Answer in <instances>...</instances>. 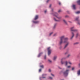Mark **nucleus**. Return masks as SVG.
<instances>
[{
    "label": "nucleus",
    "instance_id": "4be33fe9",
    "mask_svg": "<svg viewBox=\"0 0 80 80\" xmlns=\"http://www.w3.org/2000/svg\"><path fill=\"white\" fill-rule=\"evenodd\" d=\"M78 33H77L76 34V38H77V37H78Z\"/></svg>",
    "mask_w": 80,
    "mask_h": 80
},
{
    "label": "nucleus",
    "instance_id": "6ab92c4d",
    "mask_svg": "<svg viewBox=\"0 0 80 80\" xmlns=\"http://www.w3.org/2000/svg\"><path fill=\"white\" fill-rule=\"evenodd\" d=\"M42 53H43L42 52H41V53H39V55H38V57H40V55H42Z\"/></svg>",
    "mask_w": 80,
    "mask_h": 80
},
{
    "label": "nucleus",
    "instance_id": "4c0bfd02",
    "mask_svg": "<svg viewBox=\"0 0 80 80\" xmlns=\"http://www.w3.org/2000/svg\"><path fill=\"white\" fill-rule=\"evenodd\" d=\"M78 25H80V22H78Z\"/></svg>",
    "mask_w": 80,
    "mask_h": 80
},
{
    "label": "nucleus",
    "instance_id": "a18cd8bd",
    "mask_svg": "<svg viewBox=\"0 0 80 80\" xmlns=\"http://www.w3.org/2000/svg\"><path fill=\"white\" fill-rule=\"evenodd\" d=\"M52 11H53V9H52Z\"/></svg>",
    "mask_w": 80,
    "mask_h": 80
},
{
    "label": "nucleus",
    "instance_id": "a878e982",
    "mask_svg": "<svg viewBox=\"0 0 80 80\" xmlns=\"http://www.w3.org/2000/svg\"><path fill=\"white\" fill-rule=\"evenodd\" d=\"M50 0H47L46 2L47 3H48V2H50Z\"/></svg>",
    "mask_w": 80,
    "mask_h": 80
},
{
    "label": "nucleus",
    "instance_id": "ddd939ff",
    "mask_svg": "<svg viewBox=\"0 0 80 80\" xmlns=\"http://www.w3.org/2000/svg\"><path fill=\"white\" fill-rule=\"evenodd\" d=\"M77 3H78V5H80V0H78L77 1Z\"/></svg>",
    "mask_w": 80,
    "mask_h": 80
},
{
    "label": "nucleus",
    "instance_id": "4468645a",
    "mask_svg": "<svg viewBox=\"0 0 80 80\" xmlns=\"http://www.w3.org/2000/svg\"><path fill=\"white\" fill-rule=\"evenodd\" d=\"M78 75H80V70H78Z\"/></svg>",
    "mask_w": 80,
    "mask_h": 80
},
{
    "label": "nucleus",
    "instance_id": "f704fd0d",
    "mask_svg": "<svg viewBox=\"0 0 80 80\" xmlns=\"http://www.w3.org/2000/svg\"><path fill=\"white\" fill-rule=\"evenodd\" d=\"M49 72H51V69H49Z\"/></svg>",
    "mask_w": 80,
    "mask_h": 80
},
{
    "label": "nucleus",
    "instance_id": "c03bdc74",
    "mask_svg": "<svg viewBox=\"0 0 80 80\" xmlns=\"http://www.w3.org/2000/svg\"><path fill=\"white\" fill-rule=\"evenodd\" d=\"M78 65H79V67H80V63H79V64H78Z\"/></svg>",
    "mask_w": 80,
    "mask_h": 80
},
{
    "label": "nucleus",
    "instance_id": "f257e3e1",
    "mask_svg": "<svg viewBox=\"0 0 80 80\" xmlns=\"http://www.w3.org/2000/svg\"><path fill=\"white\" fill-rule=\"evenodd\" d=\"M65 37V36L64 35L61 37H60V41L59 42V45H62L63 43H65L63 49H65L66 47H67L70 44V42L68 41V38Z\"/></svg>",
    "mask_w": 80,
    "mask_h": 80
},
{
    "label": "nucleus",
    "instance_id": "72a5a7b5",
    "mask_svg": "<svg viewBox=\"0 0 80 80\" xmlns=\"http://www.w3.org/2000/svg\"><path fill=\"white\" fill-rule=\"evenodd\" d=\"M69 63L70 65H72V62H69Z\"/></svg>",
    "mask_w": 80,
    "mask_h": 80
},
{
    "label": "nucleus",
    "instance_id": "1a4fd4ad",
    "mask_svg": "<svg viewBox=\"0 0 80 80\" xmlns=\"http://www.w3.org/2000/svg\"><path fill=\"white\" fill-rule=\"evenodd\" d=\"M63 22L66 25H68L67 22V21L65 19L63 20Z\"/></svg>",
    "mask_w": 80,
    "mask_h": 80
},
{
    "label": "nucleus",
    "instance_id": "39448f33",
    "mask_svg": "<svg viewBox=\"0 0 80 80\" xmlns=\"http://www.w3.org/2000/svg\"><path fill=\"white\" fill-rule=\"evenodd\" d=\"M47 50L48 52V55H50V53H51V52H52V49L50 48V47H49L48 48Z\"/></svg>",
    "mask_w": 80,
    "mask_h": 80
},
{
    "label": "nucleus",
    "instance_id": "0eeeda50",
    "mask_svg": "<svg viewBox=\"0 0 80 80\" xmlns=\"http://www.w3.org/2000/svg\"><path fill=\"white\" fill-rule=\"evenodd\" d=\"M47 74H43L42 75V78H46V77H45V76H47Z\"/></svg>",
    "mask_w": 80,
    "mask_h": 80
},
{
    "label": "nucleus",
    "instance_id": "9d476101",
    "mask_svg": "<svg viewBox=\"0 0 80 80\" xmlns=\"http://www.w3.org/2000/svg\"><path fill=\"white\" fill-rule=\"evenodd\" d=\"M38 15H36L35 17V18H34V20H35L37 19H38Z\"/></svg>",
    "mask_w": 80,
    "mask_h": 80
},
{
    "label": "nucleus",
    "instance_id": "a19ab883",
    "mask_svg": "<svg viewBox=\"0 0 80 80\" xmlns=\"http://www.w3.org/2000/svg\"><path fill=\"white\" fill-rule=\"evenodd\" d=\"M68 22H69L70 23H71L72 22H71V21H68Z\"/></svg>",
    "mask_w": 80,
    "mask_h": 80
},
{
    "label": "nucleus",
    "instance_id": "79ce46f5",
    "mask_svg": "<svg viewBox=\"0 0 80 80\" xmlns=\"http://www.w3.org/2000/svg\"><path fill=\"white\" fill-rule=\"evenodd\" d=\"M49 78H50L51 79H52V78L50 77H49Z\"/></svg>",
    "mask_w": 80,
    "mask_h": 80
},
{
    "label": "nucleus",
    "instance_id": "5701e85b",
    "mask_svg": "<svg viewBox=\"0 0 80 80\" xmlns=\"http://www.w3.org/2000/svg\"><path fill=\"white\" fill-rule=\"evenodd\" d=\"M40 67L41 68H43V67H44L43 65H42L41 66H40Z\"/></svg>",
    "mask_w": 80,
    "mask_h": 80
},
{
    "label": "nucleus",
    "instance_id": "c756f323",
    "mask_svg": "<svg viewBox=\"0 0 80 80\" xmlns=\"http://www.w3.org/2000/svg\"><path fill=\"white\" fill-rule=\"evenodd\" d=\"M65 18H67L68 17V15H66L65 16Z\"/></svg>",
    "mask_w": 80,
    "mask_h": 80
},
{
    "label": "nucleus",
    "instance_id": "aec40b11",
    "mask_svg": "<svg viewBox=\"0 0 80 80\" xmlns=\"http://www.w3.org/2000/svg\"><path fill=\"white\" fill-rule=\"evenodd\" d=\"M78 18H79V17L75 19V20H77V21H78Z\"/></svg>",
    "mask_w": 80,
    "mask_h": 80
},
{
    "label": "nucleus",
    "instance_id": "6e6552de",
    "mask_svg": "<svg viewBox=\"0 0 80 80\" xmlns=\"http://www.w3.org/2000/svg\"><path fill=\"white\" fill-rule=\"evenodd\" d=\"M72 36L70 38L71 40H72L74 35V33L73 32H72Z\"/></svg>",
    "mask_w": 80,
    "mask_h": 80
},
{
    "label": "nucleus",
    "instance_id": "f8f14e48",
    "mask_svg": "<svg viewBox=\"0 0 80 80\" xmlns=\"http://www.w3.org/2000/svg\"><path fill=\"white\" fill-rule=\"evenodd\" d=\"M69 52V50H67V52L65 53V55H66V54H68V53Z\"/></svg>",
    "mask_w": 80,
    "mask_h": 80
},
{
    "label": "nucleus",
    "instance_id": "b1692460",
    "mask_svg": "<svg viewBox=\"0 0 80 80\" xmlns=\"http://www.w3.org/2000/svg\"><path fill=\"white\" fill-rule=\"evenodd\" d=\"M56 25H57V24H54V27H53V28H55V27H56Z\"/></svg>",
    "mask_w": 80,
    "mask_h": 80
},
{
    "label": "nucleus",
    "instance_id": "473e14b6",
    "mask_svg": "<svg viewBox=\"0 0 80 80\" xmlns=\"http://www.w3.org/2000/svg\"><path fill=\"white\" fill-rule=\"evenodd\" d=\"M46 58H47V57L46 56V55H45L44 56V59H46Z\"/></svg>",
    "mask_w": 80,
    "mask_h": 80
},
{
    "label": "nucleus",
    "instance_id": "cd10ccee",
    "mask_svg": "<svg viewBox=\"0 0 80 80\" xmlns=\"http://www.w3.org/2000/svg\"><path fill=\"white\" fill-rule=\"evenodd\" d=\"M74 69H75V67H72V70H74Z\"/></svg>",
    "mask_w": 80,
    "mask_h": 80
},
{
    "label": "nucleus",
    "instance_id": "a211bd4d",
    "mask_svg": "<svg viewBox=\"0 0 80 80\" xmlns=\"http://www.w3.org/2000/svg\"><path fill=\"white\" fill-rule=\"evenodd\" d=\"M54 20L55 21H56V22H58V21H60V20H56V19L55 18H54Z\"/></svg>",
    "mask_w": 80,
    "mask_h": 80
},
{
    "label": "nucleus",
    "instance_id": "ea45409f",
    "mask_svg": "<svg viewBox=\"0 0 80 80\" xmlns=\"http://www.w3.org/2000/svg\"><path fill=\"white\" fill-rule=\"evenodd\" d=\"M46 12H47V10H46L44 12H45V13H46Z\"/></svg>",
    "mask_w": 80,
    "mask_h": 80
},
{
    "label": "nucleus",
    "instance_id": "37998d69",
    "mask_svg": "<svg viewBox=\"0 0 80 80\" xmlns=\"http://www.w3.org/2000/svg\"><path fill=\"white\" fill-rule=\"evenodd\" d=\"M51 6H52V5L50 4V5L49 6V7H51Z\"/></svg>",
    "mask_w": 80,
    "mask_h": 80
},
{
    "label": "nucleus",
    "instance_id": "2eb2a0df",
    "mask_svg": "<svg viewBox=\"0 0 80 80\" xmlns=\"http://www.w3.org/2000/svg\"><path fill=\"white\" fill-rule=\"evenodd\" d=\"M39 22V21H33V22L34 23H38Z\"/></svg>",
    "mask_w": 80,
    "mask_h": 80
},
{
    "label": "nucleus",
    "instance_id": "9b49d317",
    "mask_svg": "<svg viewBox=\"0 0 80 80\" xmlns=\"http://www.w3.org/2000/svg\"><path fill=\"white\" fill-rule=\"evenodd\" d=\"M72 7H73V9H74V10H75V9H76V8H75V5H72Z\"/></svg>",
    "mask_w": 80,
    "mask_h": 80
},
{
    "label": "nucleus",
    "instance_id": "f03ea898",
    "mask_svg": "<svg viewBox=\"0 0 80 80\" xmlns=\"http://www.w3.org/2000/svg\"><path fill=\"white\" fill-rule=\"evenodd\" d=\"M64 60H65V58H62L61 60V63L62 65L65 64V66H67V65H68V62L67 61H64Z\"/></svg>",
    "mask_w": 80,
    "mask_h": 80
},
{
    "label": "nucleus",
    "instance_id": "393cba45",
    "mask_svg": "<svg viewBox=\"0 0 80 80\" xmlns=\"http://www.w3.org/2000/svg\"><path fill=\"white\" fill-rule=\"evenodd\" d=\"M78 43L75 42V43H74L73 44L74 45H77V44H78Z\"/></svg>",
    "mask_w": 80,
    "mask_h": 80
},
{
    "label": "nucleus",
    "instance_id": "c9c22d12",
    "mask_svg": "<svg viewBox=\"0 0 80 80\" xmlns=\"http://www.w3.org/2000/svg\"><path fill=\"white\" fill-rule=\"evenodd\" d=\"M51 75H52V76H53V77H54V75L52 74H51Z\"/></svg>",
    "mask_w": 80,
    "mask_h": 80
},
{
    "label": "nucleus",
    "instance_id": "f3484780",
    "mask_svg": "<svg viewBox=\"0 0 80 80\" xmlns=\"http://www.w3.org/2000/svg\"><path fill=\"white\" fill-rule=\"evenodd\" d=\"M57 59V56H55L54 57L53 60H55Z\"/></svg>",
    "mask_w": 80,
    "mask_h": 80
},
{
    "label": "nucleus",
    "instance_id": "2f4dec72",
    "mask_svg": "<svg viewBox=\"0 0 80 80\" xmlns=\"http://www.w3.org/2000/svg\"><path fill=\"white\" fill-rule=\"evenodd\" d=\"M52 33H53V32H51V33H50V34H49L50 36V35H51L52 34Z\"/></svg>",
    "mask_w": 80,
    "mask_h": 80
},
{
    "label": "nucleus",
    "instance_id": "e433bc0d",
    "mask_svg": "<svg viewBox=\"0 0 80 80\" xmlns=\"http://www.w3.org/2000/svg\"><path fill=\"white\" fill-rule=\"evenodd\" d=\"M59 4L60 5H61V3H60V2H59Z\"/></svg>",
    "mask_w": 80,
    "mask_h": 80
},
{
    "label": "nucleus",
    "instance_id": "20e7f679",
    "mask_svg": "<svg viewBox=\"0 0 80 80\" xmlns=\"http://www.w3.org/2000/svg\"><path fill=\"white\" fill-rule=\"evenodd\" d=\"M68 72H69V70H67L63 72V74L65 77H67L68 74Z\"/></svg>",
    "mask_w": 80,
    "mask_h": 80
},
{
    "label": "nucleus",
    "instance_id": "7ed1b4c3",
    "mask_svg": "<svg viewBox=\"0 0 80 80\" xmlns=\"http://www.w3.org/2000/svg\"><path fill=\"white\" fill-rule=\"evenodd\" d=\"M53 15L54 16L56 17L59 20H61V19H62V17L58 16V14L57 12H54Z\"/></svg>",
    "mask_w": 80,
    "mask_h": 80
},
{
    "label": "nucleus",
    "instance_id": "412c9836",
    "mask_svg": "<svg viewBox=\"0 0 80 80\" xmlns=\"http://www.w3.org/2000/svg\"><path fill=\"white\" fill-rule=\"evenodd\" d=\"M76 13L77 14H78V13H80V11H78L76 12Z\"/></svg>",
    "mask_w": 80,
    "mask_h": 80
},
{
    "label": "nucleus",
    "instance_id": "bb28decb",
    "mask_svg": "<svg viewBox=\"0 0 80 80\" xmlns=\"http://www.w3.org/2000/svg\"><path fill=\"white\" fill-rule=\"evenodd\" d=\"M62 10H58V13H60V12H62Z\"/></svg>",
    "mask_w": 80,
    "mask_h": 80
},
{
    "label": "nucleus",
    "instance_id": "7c9ffc66",
    "mask_svg": "<svg viewBox=\"0 0 80 80\" xmlns=\"http://www.w3.org/2000/svg\"><path fill=\"white\" fill-rule=\"evenodd\" d=\"M41 71H42V69H40L39 70V72H41Z\"/></svg>",
    "mask_w": 80,
    "mask_h": 80
},
{
    "label": "nucleus",
    "instance_id": "c85d7f7f",
    "mask_svg": "<svg viewBox=\"0 0 80 80\" xmlns=\"http://www.w3.org/2000/svg\"><path fill=\"white\" fill-rule=\"evenodd\" d=\"M70 67H71L70 66H67V68H70Z\"/></svg>",
    "mask_w": 80,
    "mask_h": 80
},
{
    "label": "nucleus",
    "instance_id": "423d86ee",
    "mask_svg": "<svg viewBox=\"0 0 80 80\" xmlns=\"http://www.w3.org/2000/svg\"><path fill=\"white\" fill-rule=\"evenodd\" d=\"M74 27H73L71 28V30L72 32H78V30L77 29H73L74 28Z\"/></svg>",
    "mask_w": 80,
    "mask_h": 80
},
{
    "label": "nucleus",
    "instance_id": "58836bf2",
    "mask_svg": "<svg viewBox=\"0 0 80 80\" xmlns=\"http://www.w3.org/2000/svg\"><path fill=\"white\" fill-rule=\"evenodd\" d=\"M48 61L49 62H52V61L50 60H49Z\"/></svg>",
    "mask_w": 80,
    "mask_h": 80
},
{
    "label": "nucleus",
    "instance_id": "dca6fc26",
    "mask_svg": "<svg viewBox=\"0 0 80 80\" xmlns=\"http://www.w3.org/2000/svg\"><path fill=\"white\" fill-rule=\"evenodd\" d=\"M70 56H71V55L70 54H68L67 56V58H69Z\"/></svg>",
    "mask_w": 80,
    "mask_h": 80
}]
</instances>
